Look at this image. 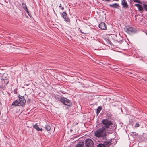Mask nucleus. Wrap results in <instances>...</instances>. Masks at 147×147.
Wrapping results in <instances>:
<instances>
[{
	"label": "nucleus",
	"instance_id": "1",
	"mask_svg": "<svg viewBox=\"0 0 147 147\" xmlns=\"http://www.w3.org/2000/svg\"><path fill=\"white\" fill-rule=\"evenodd\" d=\"M102 128L106 131H111L114 129L113 125L110 120L105 119L102 121Z\"/></svg>",
	"mask_w": 147,
	"mask_h": 147
},
{
	"label": "nucleus",
	"instance_id": "2",
	"mask_svg": "<svg viewBox=\"0 0 147 147\" xmlns=\"http://www.w3.org/2000/svg\"><path fill=\"white\" fill-rule=\"evenodd\" d=\"M107 131H105L102 128H100L97 129L94 132V134L95 136L98 137H102L103 139H106V132Z\"/></svg>",
	"mask_w": 147,
	"mask_h": 147
},
{
	"label": "nucleus",
	"instance_id": "3",
	"mask_svg": "<svg viewBox=\"0 0 147 147\" xmlns=\"http://www.w3.org/2000/svg\"><path fill=\"white\" fill-rule=\"evenodd\" d=\"M61 101L62 103L66 105L70 106L71 105V103L70 100L66 98H61Z\"/></svg>",
	"mask_w": 147,
	"mask_h": 147
},
{
	"label": "nucleus",
	"instance_id": "4",
	"mask_svg": "<svg viewBox=\"0 0 147 147\" xmlns=\"http://www.w3.org/2000/svg\"><path fill=\"white\" fill-rule=\"evenodd\" d=\"M85 144L86 147H94L93 141L91 139H87L85 141Z\"/></svg>",
	"mask_w": 147,
	"mask_h": 147
},
{
	"label": "nucleus",
	"instance_id": "5",
	"mask_svg": "<svg viewBox=\"0 0 147 147\" xmlns=\"http://www.w3.org/2000/svg\"><path fill=\"white\" fill-rule=\"evenodd\" d=\"M111 144L110 141H107L104 142V144H100L97 145V147H110Z\"/></svg>",
	"mask_w": 147,
	"mask_h": 147
},
{
	"label": "nucleus",
	"instance_id": "6",
	"mask_svg": "<svg viewBox=\"0 0 147 147\" xmlns=\"http://www.w3.org/2000/svg\"><path fill=\"white\" fill-rule=\"evenodd\" d=\"M19 102L21 105L22 106L24 105L26 102V100L24 96H19Z\"/></svg>",
	"mask_w": 147,
	"mask_h": 147
},
{
	"label": "nucleus",
	"instance_id": "7",
	"mask_svg": "<svg viewBox=\"0 0 147 147\" xmlns=\"http://www.w3.org/2000/svg\"><path fill=\"white\" fill-rule=\"evenodd\" d=\"M124 30L126 32L129 33H130L134 31V29L133 28L128 26L125 27L124 28Z\"/></svg>",
	"mask_w": 147,
	"mask_h": 147
},
{
	"label": "nucleus",
	"instance_id": "8",
	"mask_svg": "<svg viewBox=\"0 0 147 147\" xmlns=\"http://www.w3.org/2000/svg\"><path fill=\"white\" fill-rule=\"evenodd\" d=\"M99 27L101 29L105 30L106 28L105 24L104 22H101L99 25Z\"/></svg>",
	"mask_w": 147,
	"mask_h": 147
},
{
	"label": "nucleus",
	"instance_id": "9",
	"mask_svg": "<svg viewBox=\"0 0 147 147\" xmlns=\"http://www.w3.org/2000/svg\"><path fill=\"white\" fill-rule=\"evenodd\" d=\"M121 3L123 7L127 8L128 7V5L126 0L122 1Z\"/></svg>",
	"mask_w": 147,
	"mask_h": 147
},
{
	"label": "nucleus",
	"instance_id": "10",
	"mask_svg": "<svg viewBox=\"0 0 147 147\" xmlns=\"http://www.w3.org/2000/svg\"><path fill=\"white\" fill-rule=\"evenodd\" d=\"M33 127L36 129L37 131H41L42 130V128H39L37 124H35L33 126Z\"/></svg>",
	"mask_w": 147,
	"mask_h": 147
},
{
	"label": "nucleus",
	"instance_id": "11",
	"mask_svg": "<svg viewBox=\"0 0 147 147\" xmlns=\"http://www.w3.org/2000/svg\"><path fill=\"white\" fill-rule=\"evenodd\" d=\"M12 105L13 106H16L17 105H20V102L17 100H16V101H14L12 104Z\"/></svg>",
	"mask_w": 147,
	"mask_h": 147
},
{
	"label": "nucleus",
	"instance_id": "12",
	"mask_svg": "<svg viewBox=\"0 0 147 147\" xmlns=\"http://www.w3.org/2000/svg\"><path fill=\"white\" fill-rule=\"evenodd\" d=\"M22 7L26 11L27 13L29 15V11H28V9L27 8L26 5V4L23 3L22 4Z\"/></svg>",
	"mask_w": 147,
	"mask_h": 147
},
{
	"label": "nucleus",
	"instance_id": "13",
	"mask_svg": "<svg viewBox=\"0 0 147 147\" xmlns=\"http://www.w3.org/2000/svg\"><path fill=\"white\" fill-rule=\"evenodd\" d=\"M84 142H79L75 147H84Z\"/></svg>",
	"mask_w": 147,
	"mask_h": 147
},
{
	"label": "nucleus",
	"instance_id": "14",
	"mask_svg": "<svg viewBox=\"0 0 147 147\" xmlns=\"http://www.w3.org/2000/svg\"><path fill=\"white\" fill-rule=\"evenodd\" d=\"M110 6L113 8H117L119 6L118 4L116 3L110 5Z\"/></svg>",
	"mask_w": 147,
	"mask_h": 147
},
{
	"label": "nucleus",
	"instance_id": "15",
	"mask_svg": "<svg viewBox=\"0 0 147 147\" xmlns=\"http://www.w3.org/2000/svg\"><path fill=\"white\" fill-rule=\"evenodd\" d=\"M138 8L139 11H140L141 13H142L143 11L144 8L141 5H140L138 7Z\"/></svg>",
	"mask_w": 147,
	"mask_h": 147
},
{
	"label": "nucleus",
	"instance_id": "16",
	"mask_svg": "<svg viewBox=\"0 0 147 147\" xmlns=\"http://www.w3.org/2000/svg\"><path fill=\"white\" fill-rule=\"evenodd\" d=\"M45 129L47 131H49L50 130L51 127L50 126L47 125H45Z\"/></svg>",
	"mask_w": 147,
	"mask_h": 147
},
{
	"label": "nucleus",
	"instance_id": "17",
	"mask_svg": "<svg viewBox=\"0 0 147 147\" xmlns=\"http://www.w3.org/2000/svg\"><path fill=\"white\" fill-rule=\"evenodd\" d=\"M143 7L144 9L147 11V3L143 4Z\"/></svg>",
	"mask_w": 147,
	"mask_h": 147
},
{
	"label": "nucleus",
	"instance_id": "18",
	"mask_svg": "<svg viewBox=\"0 0 147 147\" xmlns=\"http://www.w3.org/2000/svg\"><path fill=\"white\" fill-rule=\"evenodd\" d=\"M62 16L63 18L65 17H67V14L65 12H63L62 13Z\"/></svg>",
	"mask_w": 147,
	"mask_h": 147
},
{
	"label": "nucleus",
	"instance_id": "19",
	"mask_svg": "<svg viewBox=\"0 0 147 147\" xmlns=\"http://www.w3.org/2000/svg\"><path fill=\"white\" fill-rule=\"evenodd\" d=\"M102 109L101 107H98L97 109V113H99Z\"/></svg>",
	"mask_w": 147,
	"mask_h": 147
},
{
	"label": "nucleus",
	"instance_id": "20",
	"mask_svg": "<svg viewBox=\"0 0 147 147\" xmlns=\"http://www.w3.org/2000/svg\"><path fill=\"white\" fill-rule=\"evenodd\" d=\"M63 18L66 21L69 22V19L67 18V16L65 17H64Z\"/></svg>",
	"mask_w": 147,
	"mask_h": 147
},
{
	"label": "nucleus",
	"instance_id": "21",
	"mask_svg": "<svg viewBox=\"0 0 147 147\" xmlns=\"http://www.w3.org/2000/svg\"><path fill=\"white\" fill-rule=\"evenodd\" d=\"M133 1L135 2H137L139 3H140V1L139 0H133Z\"/></svg>",
	"mask_w": 147,
	"mask_h": 147
},
{
	"label": "nucleus",
	"instance_id": "22",
	"mask_svg": "<svg viewBox=\"0 0 147 147\" xmlns=\"http://www.w3.org/2000/svg\"><path fill=\"white\" fill-rule=\"evenodd\" d=\"M140 5L138 4H136L134 5V6L137 7L138 8Z\"/></svg>",
	"mask_w": 147,
	"mask_h": 147
},
{
	"label": "nucleus",
	"instance_id": "23",
	"mask_svg": "<svg viewBox=\"0 0 147 147\" xmlns=\"http://www.w3.org/2000/svg\"><path fill=\"white\" fill-rule=\"evenodd\" d=\"M139 126V125L138 123H136L135 125V126L137 127H138Z\"/></svg>",
	"mask_w": 147,
	"mask_h": 147
},
{
	"label": "nucleus",
	"instance_id": "24",
	"mask_svg": "<svg viewBox=\"0 0 147 147\" xmlns=\"http://www.w3.org/2000/svg\"><path fill=\"white\" fill-rule=\"evenodd\" d=\"M61 10H64V7H62L61 8Z\"/></svg>",
	"mask_w": 147,
	"mask_h": 147
},
{
	"label": "nucleus",
	"instance_id": "25",
	"mask_svg": "<svg viewBox=\"0 0 147 147\" xmlns=\"http://www.w3.org/2000/svg\"><path fill=\"white\" fill-rule=\"evenodd\" d=\"M61 7V5L60 4V5L59 6V7Z\"/></svg>",
	"mask_w": 147,
	"mask_h": 147
}]
</instances>
